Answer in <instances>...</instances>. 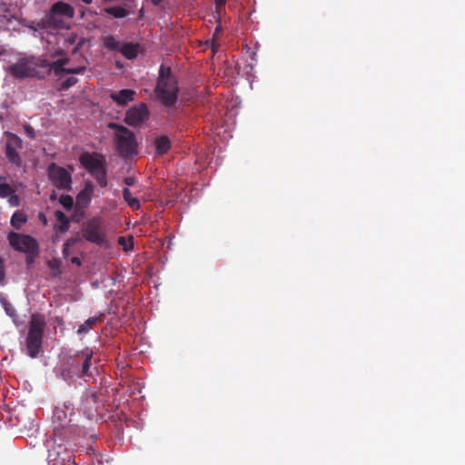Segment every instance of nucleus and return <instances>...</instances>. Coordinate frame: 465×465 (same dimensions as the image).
Wrapping results in <instances>:
<instances>
[{"label":"nucleus","mask_w":465,"mask_h":465,"mask_svg":"<svg viewBox=\"0 0 465 465\" xmlns=\"http://www.w3.org/2000/svg\"><path fill=\"white\" fill-rule=\"evenodd\" d=\"M47 58L44 55L20 57L7 68V72L15 79L35 78L43 80L47 75Z\"/></svg>","instance_id":"1"},{"label":"nucleus","mask_w":465,"mask_h":465,"mask_svg":"<svg viewBox=\"0 0 465 465\" xmlns=\"http://www.w3.org/2000/svg\"><path fill=\"white\" fill-rule=\"evenodd\" d=\"M154 92L159 101L166 107H171L177 102L178 83L170 67H165L163 64L160 66Z\"/></svg>","instance_id":"2"},{"label":"nucleus","mask_w":465,"mask_h":465,"mask_svg":"<svg viewBox=\"0 0 465 465\" xmlns=\"http://www.w3.org/2000/svg\"><path fill=\"white\" fill-rule=\"evenodd\" d=\"M74 16V7L65 2L58 1L52 5L49 11L41 19L42 28L68 29V22Z\"/></svg>","instance_id":"3"},{"label":"nucleus","mask_w":465,"mask_h":465,"mask_svg":"<svg viewBox=\"0 0 465 465\" xmlns=\"http://www.w3.org/2000/svg\"><path fill=\"white\" fill-rule=\"evenodd\" d=\"M45 325L44 315H32L25 340L27 353L31 358H36L41 351Z\"/></svg>","instance_id":"4"},{"label":"nucleus","mask_w":465,"mask_h":465,"mask_svg":"<svg viewBox=\"0 0 465 465\" xmlns=\"http://www.w3.org/2000/svg\"><path fill=\"white\" fill-rule=\"evenodd\" d=\"M74 414V408L70 402L56 406L53 413L54 435L61 440L69 438L72 432L71 417Z\"/></svg>","instance_id":"5"},{"label":"nucleus","mask_w":465,"mask_h":465,"mask_svg":"<svg viewBox=\"0 0 465 465\" xmlns=\"http://www.w3.org/2000/svg\"><path fill=\"white\" fill-rule=\"evenodd\" d=\"M108 128L114 130L116 150L120 156L129 157L135 153L137 143L134 132L116 123H109Z\"/></svg>","instance_id":"6"},{"label":"nucleus","mask_w":465,"mask_h":465,"mask_svg":"<svg viewBox=\"0 0 465 465\" xmlns=\"http://www.w3.org/2000/svg\"><path fill=\"white\" fill-rule=\"evenodd\" d=\"M83 238L87 242L94 243L98 246H107L106 232L103 226L102 219L93 217L84 223L82 229Z\"/></svg>","instance_id":"7"},{"label":"nucleus","mask_w":465,"mask_h":465,"mask_svg":"<svg viewBox=\"0 0 465 465\" xmlns=\"http://www.w3.org/2000/svg\"><path fill=\"white\" fill-rule=\"evenodd\" d=\"M7 239L11 247L15 251L33 256H36L39 252L37 241L30 235L11 232L7 235Z\"/></svg>","instance_id":"8"},{"label":"nucleus","mask_w":465,"mask_h":465,"mask_svg":"<svg viewBox=\"0 0 465 465\" xmlns=\"http://www.w3.org/2000/svg\"><path fill=\"white\" fill-rule=\"evenodd\" d=\"M103 44L108 50L119 52L128 60L135 59L141 51V45L139 44L123 43L116 40L114 35L104 37Z\"/></svg>","instance_id":"9"},{"label":"nucleus","mask_w":465,"mask_h":465,"mask_svg":"<svg viewBox=\"0 0 465 465\" xmlns=\"http://www.w3.org/2000/svg\"><path fill=\"white\" fill-rule=\"evenodd\" d=\"M80 407L85 416L93 420L100 415L104 405L100 395L94 391L88 390L82 395Z\"/></svg>","instance_id":"10"},{"label":"nucleus","mask_w":465,"mask_h":465,"mask_svg":"<svg viewBox=\"0 0 465 465\" xmlns=\"http://www.w3.org/2000/svg\"><path fill=\"white\" fill-rule=\"evenodd\" d=\"M5 135L7 138L5 147L6 159L13 165L21 167L23 161L18 151L23 148V140L15 134L10 132H5Z\"/></svg>","instance_id":"11"},{"label":"nucleus","mask_w":465,"mask_h":465,"mask_svg":"<svg viewBox=\"0 0 465 465\" xmlns=\"http://www.w3.org/2000/svg\"><path fill=\"white\" fill-rule=\"evenodd\" d=\"M47 171L49 179L56 188L71 191L72 176L67 170L53 163L48 166Z\"/></svg>","instance_id":"12"},{"label":"nucleus","mask_w":465,"mask_h":465,"mask_svg":"<svg viewBox=\"0 0 465 465\" xmlns=\"http://www.w3.org/2000/svg\"><path fill=\"white\" fill-rule=\"evenodd\" d=\"M149 118V110L144 103L134 104L126 111L124 122L130 126H140Z\"/></svg>","instance_id":"13"},{"label":"nucleus","mask_w":465,"mask_h":465,"mask_svg":"<svg viewBox=\"0 0 465 465\" xmlns=\"http://www.w3.org/2000/svg\"><path fill=\"white\" fill-rule=\"evenodd\" d=\"M94 356V351L92 349L86 347L84 350L77 351L74 354V362L78 364V361H82V367L79 370V376L81 378H92L94 376V372L96 371V368L94 367L93 370L91 369L92 359Z\"/></svg>","instance_id":"14"},{"label":"nucleus","mask_w":465,"mask_h":465,"mask_svg":"<svg viewBox=\"0 0 465 465\" xmlns=\"http://www.w3.org/2000/svg\"><path fill=\"white\" fill-rule=\"evenodd\" d=\"M80 160L82 164L90 173L105 167V161L102 155H93L87 153H84Z\"/></svg>","instance_id":"15"},{"label":"nucleus","mask_w":465,"mask_h":465,"mask_svg":"<svg viewBox=\"0 0 465 465\" xmlns=\"http://www.w3.org/2000/svg\"><path fill=\"white\" fill-rule=\"evenodd\" d=\"M69 455L70 453L64 444L60 443L54 445L51 449L48 450L47 460L49 465H59Z\"/></svg>","instance_id":"16"},{"label":"nucleus","mask_w":465,"mask_h":465,"mask_svg":"<svg viewBox=\"0 0 465 465\" xmlns=\"http://www.w3.org/2000/svg\"><path fill=\"white\" fill-rule=\"evenodd\" d=\"M136 95L135 91L132 89H123L117 92H112L110 94V98L120 106L126 105L129 102L134 100Z\"/></svg>","instance_id":"17"},{"label":"nucleus","mask_w":465,"mask_h":465,"mask_svg":"<svg viewBox=\"0 0 465 465\" xmlns=\"http://www.w3.org/2000/svg\"><path fill=\"white\" fill-rule=\"evenodd\" d=\"M104 313H100L99 315L91 317L87 319L83 324H81L77 329L78 334L87 333L93 326L100 323L104 321Z\"/></svg>","instance_id":"18"},{"label":"nucleus","mask_w":465,"mask_h":465,"mask_svg":"<svg viewBox=\"0 0 465 465\" xmlns=\"http://www.w3.org/2000/svg\"><path fill=\"white\" fill-rule=\"evenodd\" d=\"M67 63H68V59L67 58L59 59V60H56V61H54L53 63H51L47 59V64H48L47 75L50 74L51 71H54L55 75H60L62 73H65L67 68L64 67V65Z\"/></svg>","instance_id":"19"},{"label":"nucleus","mask_w":465,"mask_h":465,"mask_svg":"<svg viewBox=\"0 0 465 465\" xmlns=\"http://www.w3.org/2000/svg\"><path fill=\"white\" fill-rule=\"evenodd\" d=\"M54 217L59 221V224L54 226L56 232H65L69 230L70 221L68 217L60 210L54 212Z\"/></svg>","instance_id":"20"},{"label":"nucleus","mask_w":465,"mask_h":465,"mask_svg":"<svg viewBox=\"0 0 465 465\" xmlns=\"http://www.w3.org/2000/svg\"><path fill=\"white\" fill-rule=\"evenodd\" d=\"M92 192V184L86 183L85 188L83 191H81L76 196L77 204L86 207L90 203Z\"/></svg>","instance_id":"21"},{"label":"nucleus","mask_w":465,"mask_h":465,"mask_svg":"<svg viewBox=\"0 0 465 465\" xmlns=\"http://www.w3.org/2000/svg\"><path fill=\"white\" fill-rule=\"evenodd\" d=\"M171 147V142L167 136H160L155 141L156 153L163 155L167 153Z\"/></svg>","instance_id":"22"},{"label":"nucleus","mask_w":465,"mask_h":465,"mask_svg":"<svg viewBox=\"0 0 465 465\" xmlns=\"http://www.w3.org/2000/svg\"><path fill=\"white\" fill-rule=\"evenodd\" d=\"M123 198L132 209H140L141 205L139 200L132 195V193L128 188H124Z\"/></svg>","instance_id":"23"},{"label":"nucleus","mask_w":465,"mask_h":465,"mask_svg":"<svg viewBox=\"0 0 465 465\" xmlns=\"http://www.w3.org/2000/svg\"><path fill=\"white\" fill-rule=\"evenodd\" d=\"M26 215L17 211L12 215L10 223L14 228L19 230L22 225L26 223Z\"/></svg>","instance_id":"24"},{"label":"nucleus","mask_w":465,"mask_h":465,"mask_svg":"<svg viewBox=\"0 0 465 465\" xmlns=\"http://www.w3.org/2000/svg\"><path fill=\"white\" fill-rule=\"evenodd\" d=\"M104 11L115 18H124L128 15V11L120 5L106 7Z\"/></svg>","instance_id":"25"},{"label":"nucleus","mask_w":465,"mask_h":465,"mask_svg":"<svg viewBox=\"0 0 465 465\" xmlns=\"http://www.w3.org/2000/svg\"><path fill=\"white\" fill-rule=\"evenodd\" d=\"M222 31H223V26L221 25V22L219 21L218 25L215 27V30H214L212 39L210 41L206 42L207 45L211 47L213 53H215L218 50L219 45L217 44V39H218L220 34L222 33Z\"/></svg>","instance_id":"26"},{"label":"nucleus","mask_w":465,"mask_h":465,"mask_svg":"<svg viewBox=\"0 0 465 465\" xmlns=\"http://www.w3.org/2000/svg\"><path fill=\"white\" fill-rule=\"evenodd\" d=\"M94 179L96 180L97 183L101 186V187H106L107 186V177H106V170H105V167L98 170V171H95L94 173H91Z\"/></svg>","instance_id":"27"},{"label":"nucleus","mask_w":465,"mask_h":465,"mask_svg":"<svg viewBox=\"0 0 465 465\" xmlns=\"http://www.w3.org/2000/svg\"><path fill=\"white\" fill-rule=\"evenodd\" d=\"M59 203L66 209L71 210L74 205V199L68 194H63L59 198Z\"/></svg>","instance_id":"28"},{"label":"nucleus","mask_w":465,"mask_h":465,"mask_svg":"<svg viewBox=\"0 0 465 465\" xmlns=\"http://www.w3.org/2000/svg\"><path fill=\"white\" fill-rule=\"evenodd\" d=\"M15 193L14 189L8 183H0V197L5 198Z\"/></svg>","instance_id":"29"},{"label":"nucleus","mask_w":465,"mask_h":465,"mask_svg":"<svg viewBox=\"0 0 465 465\" xmlns=\"http://www.w3.org/2000/svg\"><path fill=\"white\" fill-rule=\"evenodd\" d=\"M1 303L6 312L7 315H9L10 317H15L16 316V312H15V308L13 307V305L7 302L5 299H2L1 300Z\"/></svg>","instance_id":"30"},{"label":"nucleus","mask_w":465,"mask_h":465,"mask_svg":"<svg viewBox=\"0 0 465 465\" xmlns=\"http://www.w3.org/2000/svg\"><path fill=\"white\" fill-rule=\"evenodd\" d=\"M227 0H214L215 12L221 17L222 14L225 11V5Z\"/></svg>","instance_id":"31"},{"label":"nucleus","mask_w":465,"mask_h":465,"mask_svg":"<svg viewBox=\"0 0 465 465\" xmlns=\"http://www.w3.org/2000/svg\"><path fill=\"white\" fill-rule=\"evenodd\" d=\"M133 237H130L129 242L126 241L125 237L120 236L118 238V243L123 246V249L125 252H128L130 249L133 248V242H132Z\"/></svg>","instance_id":"32"},{"label":"nucleus","mask_w":465,"mask_h":465,"mask_svg":"<svg viewBox=\"0 0 465 465\" xmlns=\"http://www.w3.org/2000/svg\"><path fill=\"white\" fill-rule=\"evenodd\" d=\"M78 82V79L74 76H70L68 77L67 79H65L63 84H62V89L63 90H67L69 89L70 87L74 86V84H76Z\"/></svg>","instance_id":"33"},{"label":"nucleus","mask_w":465,"mask_h":465,"mask_svg":"<svg viewBox=\"0 0 465 465\" xmlns=\"http://www.w3.org/2000/svg\"><path fill=\"white\" fill-rule=\"evenodd\" d=\"M47 266L53 270V271H56L57 273H60V266H61V262L59 260L57 259H53V260H50L47 262Z\"/></svg>","instance_id":"34"},{"label":"nucleus","mask_w":465,"mask_h":465,"mask_svg":"<svg viewBox=\"0 0 465 465\" xmlns=\"http://www.w3.org/2000/svg\"><path fill=\"white\" fill-rule=\"evenodd\" d=\"M41 23V20L39 21H31L29 24H28V28L33 30L34 32H38L40 30H52V28H42L39 26Z\"/></svg>","instance_id":"35"},{"label":"nucleus","mask_w":465,"mask_h":465,"mask_svg":"<svg viewBox=\"0 0 465 465\" xmlns=\"http://www.w3.org/2000/svg\"><path fill=\"white\" fill-rule=\"evenodd\" d=\"M85 66H78L74 68H67L65 74H83L85 72Z\"/></svg>","instance_id":"36"},{"label":"nucleus","mask_w":465,"mask_h":465,"mask_svg":"<svg viewBox=\"0 0 465 465\" xmlns=\"http://www.w3.org/2000/svg\"><path fill=\"white\" fill-rule=\"evenodd\" d=\"M24 130L26 136L29 137L30 139H35L36 137L35 130L30 124H25L24 126Z\"/></svg>","instance_id":"37"},{"label":"nucleus","mask_w":465,"mask_h":465,"mask_svg":"<svg viewBox=\"0 0 465 465\" xmlns=\"http://www.w3.org/2000/svg\"><path fill=\"white\" fill-rule=\"evenodd\" d=\"M82 241V237L77 233L74 237L68 238L64 242L66 246L73 247L74 244Z\"/></svg>","instance_id":"38"},{"label":"nucleus","mask_w":465,"mask_h":465,"mask_svg":"<svg viewBox=\"0 0 465 465\" xmlns=\"http://www.w3.org/2000/svg\"><path fill=\"white\" fill-rule=\"evenodd\" d=\"M5 276V270L4 261L0 257V285L4 284Z\"/></svg>","instance_id":"39"},{"label":"nucleus","mask_w":465,"mask_h":465,"mask_svg":"<svg viewBox=\"0 0 465 465\" xmlns=\"http://www.w3.org/2000/svg\"><path fill=\"white\" fill-rule=\"evenodd\" d=\"M59 465H75L74 460L72 459L71 455L66 457L63 462H61Z\"/></svg>","instance_id":"40"},{"label":"nucleus","mask_w":465,"mask_h":465,"mask_svg":"<svg viewBox=\"0 0 465 465\" xmlns=\"http://www.w3.org/2000/svg\"><path fill=\"white\" fill-rule=\"evenodd\" d=\"M71 247L70 246H66L65 245V242L63 244V250H62V252H63V255L64 258H67L70 254V249Z\"/></svg>","instance_id":"41"},{"label":"nucleus","mask_w":465,"mask_h":465,"mask_svg":"<svg viewBox=\"0 0 465 465\" xmlns=\"http://www.w3.org/2000/svg\"><path fill=\"white\" fill-rule=\"evenodd\" d=\"M124 182L127 186H132L134 184L135 180L134 177H125Z\"/></svg>","instance_id":"42"},{"label":"nucleus","mask_w":465,"mask_h":465,"mask_svg":"<svg viewBox=\"0 0 465 465\" xmlns=\"http://www.w3.org/2000/svg\"><path fill=\"white\" fill-rule=\"evenodd\" d=\"M9 196H10V199H9L10 203L12 205H17L18 204V197L14 194H11Z\"/></svg>","instance_id":"43"},{"label":"nucleus","mask_w":465,"mask_h":465,"mask_svg":"<svg viewBox=\"0 0 465 465\" xmlns=\"http://www.w3.org/2000/svg\"><path fill=\"white\" fill-rule=\"evenodd\" d=\"M73 368H74L75 371H77V373L79 372L80 368L82 367V361H78V364L74 362V356L73 357V362H72Z\"/></svg>","instance_id":"44"},{"label":"nucleus","mask_w":465,"mask_h":465,"mask_svg":"<svg viewBox=\"0 0 465 465\" xmlns=\"http://www.w3.org/2000/svg\"><path fill=\"white\" fill-rule=\"evenodd\" d=\"M71 262H72L73 264H75L76 266H81V264H82V261H81V259H80V258H78V257H73V258L71 259Z\"/></svg>","instance_id":"45"},{"label":"nucleus","mask_w":465,"mask_h":465,"mask_svg":"<svg viewBox=\"0 0 465 465\" xmlns=\"http://www.w3.org/2000/svg\"><path fill=\"white\" fill-rule=\"evenodd\" d=\"M34 257H35V256L28 254V256H27V258H26V262H27V263H28V264H30V263H32V262H33V261H34Z\"/></svg>","instance_id":"46"},{"label":"nucleus","mask_w":465,"mask_h":465,"mask_svg":"<svg viewBox=\"0 0 465 465\" xmlns=\"http://www.w3.org/2000/svg\"><path fill=\"white\" fill-rule=\"evenodd\" d=\"M163 0H151L152 4L153 5H160V3L162 2Z\"/></svg>","instance_id":"47"},{"label":"nucleus","mask_w":465,"mask_h":465,"mask_svg":"<svg viewBox=\"0 0 465 465\" xmlns=\"http://www.w3.org/2000/svg\"><path fill=\"white\" fill-rule=\"evenodd\" d=\"M82 1H83L84 3H85V4H88V5H89V4H91V3H92V1H93V0H82Z\"/></svg>","instance_id":"48"},{"label":"nucleus","mask_w":465,"mask_h":465,"mask_svg":"<svg viewBox=\"0 0 465 465\" xmlns=\"http://www.w3.org/2000/svg\"><path fill=\"white\" fill-rule=\"evenodd\" d=\"M55 198V194L54 193L53 195H51V199H54Z\"/></svg>","instance_id":"49"}]
</instances>
